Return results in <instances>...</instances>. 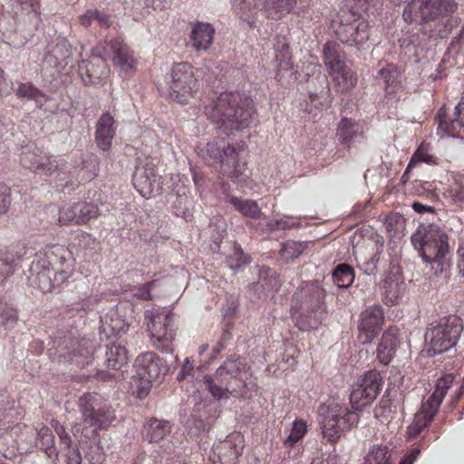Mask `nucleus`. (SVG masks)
<instances>
[{
	"instance_id": "obj_1",
	"label": "nucleus",
	"mask_w": 464,
	"mask_h": 464,
	"mask_svg": "<svg viewBox=\"0 0 464 464\" xmlns=\"http://www.w3.org/2000/svg\"><path fill=\"white\" fill-rule=\"evenodd\" d=\"M145 323L153 345L162 353H170V360H163L153 352H146L137 356L133 365L135 374L131 377L130 388L132 393L140 399L149 394L152 382L172 372L177 368L179 360L177 355L172 354L176 334L174 314L161 308L147 310Z\"/></svg>"
},
{
	"instance_id": "obj_2",
	"label": "nucleus",
	"mask_w": 464,
	"mask_h": 464,
	"mask_svg": "<svg viewBox=\"0 0 464 464\" xmlns=\"http://www.w3.org/2000/svg\"><path fill=\"white\" fill-rule=\"evenodd\" d=\"M382 383L379 371L366 372L350 394V402L354 411H350L345 405L331 399L322 403L318 408V415L324 437L330 441H335L344 431L355 426L359 420L356 411H362L377 398Z\"/></svg>"
},
{
	"instance_id": "obj_3",
	"label": "nucleus",
	"mask_w": 464,
	"mask_h": 464,
	"mask_svg": "<svg viewBox=\"0 0 464 464\" xmlns=\"http://www.w3.org/2000/svg\"><path fill=\"white\" fill-rule=\"evenodd\" d=\"M204 113L226 135L249 128L256 119L254 101L238 92L220 93L204 106Z\"/></svg>"
},
{
	"instance_id": "obj_4",
	"label": "nucleus",
	"mask_w": 464,
	"mask_h": 464,
	"mask_svg": "<svg viewBox=\"0 0 464 464\" xmlns=\"http://www.w3.org/2000/svg\"><path fill=\"white\" fill-rule=\"evenodd\" d=\"M411 244L435 277L450 276V250L447 233L436 224H421L412 234Z\"/></svg>"
},
{
	"instance_id": "obj_5",
	"label": "nucleus",
	"mask_w": 464,
	"mask_h": 464,
	"mask_svg": "<svg viewBox=\"0 0 464 464\" xmlns=\"http://www.w3.org/2000/svg\"><path fill=\"white\" fill-rule=\"evenodd\" d=\"M462 319L448 314L430 324L425 334L430 355L440 354L455 347L463 331Z\"/></svg>"
},
{
	"instance_id": "obj_6",
	"label": "nucleus",
	"mask_w": 464,
	"mask_h": 464,
	"mask_svg": "<svg viewBox=\"0 0 464 464\" xmlns=\"http://www.w3.org/2000/svg\"><path fill=\"white\" fill-rule=\"evenodd\" d=\"M457 8L455 0H411L405 6L402 16L409 24H421L450 16Z\"/></svg>"
},
{
	"instance_id": "obj_7",
	"label": "nucleus",
	"mask_w": 464,
	"mask_h": 464,
	"mask_svg": "<svg viewBox=\"0 0 464 464\" xmlns=\"http://www.w3.org/2000/svg\"><path fill=\"white\" fill-rule=\"evenodd\" d=\"M29 273L30 285L43 294L52 293L59 288L72 275L71 270L50 266V260L41 254H35Z\"/></svg>"
},
{
	"instance_id": "obj_8",
	"label": "nucleus",
	"mask_w": 464,
	"mask_h": 464,
	"mask_svg": "<svg viewBox=\"0 0 464 464\" xmlns=\"http://www.w3.org/2000/svg\"><path fill=\"white\" fill-rule=\"evenodd\" d=\"M454 379L455 376L450 373L437 381L434 392L426 401H422L420 409L416 412L413 421L408 427L410 436H417L431 422Z\"/></svg>"
},
{
	"instance_id": "obj_9",
	"label": "nucleus",
	"mask_w": 464,
	"mask_h": 464,
	"mask_svg": "<svg viewBox=\"0 0 464 464\" xmlns=\"http://www.w3.org/2000/svg\"><path fill=\"white\" fill-rule=\"evenodd\" d=\"M78 405L83 423L94 430L109 428L116 418L111 404L99 394L84 393Z\"/></svg>"
},
{
	"instance_id": "obj_10",
	"label": "nucleus",
	"mask_w": 464,
	"mask_h": 464,
	"mask_svg": "<svg viewBox=\"0 0 464 464\" xmlns=\"http://www.w3.org/2000/svg\"><path fill=\"white\" fill-rule=\"evenodd\" d=\"M241 0L236 7L244 21L252 24L256 10L262 11L267 18L280 19L289 14L296 5V0Z\"/></svg>"
},
{
	"instance_id": "obj_11",
	"label": "nucleus",
	"mask_w": 464,
	"mask_h": 464,
	"mask_svg": "<svg viewBox=\"0 0 464 464\" xmlns=\"http://www.w3.org/2000/svg\"><path fill=\"white\" fill-rule=\"evenodd\" d=\"M169 85L170 97L179 103H187L198 90V80L191 65L188 63H175L171 68Z\"/></svg>"
},
{
	"instance_id": "obj_12",
	"label": "nucleus",
	"mask_w": 464,
	"mask_h": 464,
	"mask_svg": "<svg viewBox=\"0 0 464 464\" xmlns=\"http://www.w3.org/2000/svg\"><path fill=\"white\" fill-rule=\"evenodd\" d=\"M437 134L440 137L462 138L464 133V95L456 105L452 115H449L445 107H441L436 116Z\"/></svg>"
},
{
	"instance_id": "obj_13",
	"label": "nucleus",
	"mask_w": 464,
	"mask_h": 464,
	"mask_svg": "<svg viewBox=\"0 0 464 464\" xmlns=\"http://www.w3.org/2000/svg\"><path fill=\"white\" fill-rule=\"evenodd\" d=\"M384 322L383 309L380 305L367 307L361 313L358 340L362 344L371 343L379 334Z\"/></svg>"
},
{
	"instance_id": "obj_14",
	"label": "nucleus",
	"mask_w": 464,
	"mask_h": 464,
	"mask_svg": "<svg viewBox=\"0 0 464 464\" xmlns=\"http://www.w3.org/2000/svg\"><path fill=\"white\" fill-rule=\"evenodd\" d=\"M132 181L137 191L146 198L155 197L162 190L161 177L152 163L136 167Z\"/></svg>"
},
{
	"instance_id": "obj_15",
	"label": "nucleus",
	"mask_w": 464,
	"mask_h": 464,
	"mask_svg": "<svg viewBox=\"0 0 464 464\" xmlns=\"http://www.w3.org/2000/svg\"><path fill=\"white\" fill-rule=\"evenodd\" d=\"M335 34L343 44L361 50L369 40V24L361 18L350 23H342L336 29Z\"/></svg>"
},
{
	"instance_id": "obj_16",
	"label": "nucleus",
	"mask_w": 464,
	"mask_h": 464,
	"mask_svg": "<svg viewBox=\"0 0 464 464\" xmlns=\"http://www.w3.org/2000/svg\"><path fill=\"white\" fill-rule=\"evenodd\" d=\"M216 413L210 404L200 401L194 406L189 416L184 418L183 423L191 436H198L210 429L217 418Z\"/></svg>"
},
{
	"instance_id": "obj_17",
	"label": "nucleus",
	"mask_w": 464,
	"mask_h": 464,
	"mask_svg": "<svg viewBox=\"0 0 464 464\" xmlns=\"http://www.w3.org/2000/svg\"><path fill=\"white\" fill-rule=\"evenodd\" d=\"M100 215L97 205L90 202H76L66 205L59 210L58 221L61 225L85 224Z\"/></svg>"
},
{
	"instance_id": "obj_18",
	"label": "nucleus",
	"mask_w": 464,
	"mask_h": 464,
	"mask_svg": "<svg viewBox=\"0 0 464 464\" xmlns=\"http://www.w3.org/2000/svg\"><path fill=\"white\" fill-rule=\"evenodd\" d=\"M275 53L276 63L275 77L281 84H289L292 81L295 80V72L294 71L289 44L285 38L278 40L275 44Z\"/></svg>"
},
{
	"instance_id": "obj_19",
	"label": "nucleus",
	"mask_w": 464,
	"mask_h": 464,
	"mask_svg": "<svg viewBox=\"0 0 464 464\" xmlns=\"http://www.w3.org/2000/svg\"><path fill=\"white\" fill-rule=\"evenodd\" d=\"M12 9L19 23L28 26L30 33L36 31L42 24L40 5L37 0H11Z\"/></svg>"
},
{
	"instance_id": "obj_20",
	"label": "nucleus",
	"mask_w": 464,
	"mask_h": 464,
	"mask_svg": "<svg viewBox=\"0 0 464 464\" xmlns=\"http://www.w3.org/2000/svg\"><path fill=\"white\" fill-rule=\"evenodd\" d=\"M243 448V437L240 433L235 432L227 436L223 441L215 444L212 452L221 464H237Z\"/></svg>"
},
{
	"instance_id": "obj_21",
	"label": "nucleus",
	"mask_w": 464,
	"mask_h": 464,
	"mask_svg": "<svg viewBox=\"0 0 464 464\" xmlns=\"http://www.w3.org/2000/svg\"><path fill=\"white\" fill-rule=\"evenodd\" d=\"M220 370L222 368L219 366L213 375H205L202 380L206 390L215 401L229 399L235 392L231 385L235 379L224 372L220 373Z\"/></svg>"
},
{
	"instance_id": "obj_22",
	"label": "nucleus",
	"mask_w": 464,
	"mask_h": 464,
	"mask_svg": "<svg viewBox=\"0 0 464 464\" xmlns=\"http://www.w3.org/2000/svg\"><path fill=\"white\" fill-rule=\"evenodd\" d=\"M78 73L85 85H92L97 83L101 78L106 77L109 69L101 56L93 55L92 61L82 59L79 62Z\"/></svg>"
},
{
	"instance_id": "obj_23",
	"label": "nucleus",
	"mask_w": 464,
	"mask_h": 464,
	"mask_svg": "<svg viewBox=\"0 0 464 464\" xmlns=\"http://www.w3.org/2000/svg\"><path fill=\"white\" fill-rule=\"evenodd\" d=\"M110 49L113 54L112 62L121 72L126 75L134 71L136 61L133 53L121 37H116L110 43Z\"/></svg>"
},
{
	"instance_id": "obj_24",
	"label": "nucleus",
	"mask_w": 464,
	"mask_h": 464,
	"mask_svg": "<svg viewBox=\"0 0 464 464\" xmlns=\"http://www.w3.org/2000/svg\"><path fill=\"white\" fill-rule=\"evenodd\" d=\"M116 121L110 112H103L98 119L95 126V141L103 151L111 149L112 140L116 133Z\"/></svg>"
},
{
	"instance_id": "obj_25",
	"label": "nucleus",
	"mask_w": 464,
	"mask_h": 464,
	"mask_svg": "<svg viewBox=\"0 0 464 464\" xmlns=\"http://www.w3.org/2000/svg\"><path fill=\"white\" fill-rule=\"evenodd\" d=\"M336 135L339 141L349 148L360 144L365 140L363 126L348 118L341 120Z\"/></svg>"
},
{
	"instance_id": "obj_26",
	"label": "nucleus",
	"mask_w": 464,
	"mask_h": 464,
	"mask_svg": "<svg viewBox=\"0 0 464 464\" xmlns=\"http://www.w3.org/2000/svg\"><path fill=\"white\" fill-rule=\"evenodd\" d=\"M207 153L210 159L222 167L235 161L238 155L236 148L232 147L226 138H214L207 143Z\"/></svg>"
},
{
	"instance_id": "obj_27",
	"label": "nucleus",
	"mask_w": 464,
	"mask_h": 464,
	"mask_svg": "<svg viewBox=\"0 0 464 464\" xmlns=\"http://www.w3.org/2000/svg\"><path fill=\"white\" fill-rule=\"evenodd\" d=\"M72 48L63 36H57L48 46L46 60L55 67H65L72 62Z\"/></svg>"
},
{
	"instance_id": "obj_28",
	"label": "nucleus",
	"mask_w": 464,
	"mask_h": 464,
	"mask_svg": "<svg viewBox=\"0 0 464 464\" xmlns=\"http://www.w3.org/2000/svg\"><path fill=\"white\" fill-rule=\"evenodd\" d=\"M215 33L216 30L211 24L196 22L189 35L191 47L198 53L208 51L213 44Z\"/></svg>"
},
{
	"instance_id": "obj_29",
	"label": "nucleus",
	"mask_w": 464,
	"mask_h": 464,
	"mask_svg": "<svg viewBox=\"0 0 464 464\" xmlns=\"http://www.w3.org/2000/svg\"><path fill=\"white\" fill-rule=\"evenodd\" d=\"M304 299L302 301V306L306 309L318 310L324 304L325 297V291L318 282L307 283L300 291L296 294V298Z\"/></svg>"
},
{
	"instance_id": "obj_30",
	"label": "nucleus",
	"mask_w": 464,
	"mask_h": 464,
	"mask_svg": "<svg viewBox=\"0 0 464 464\" xmlns=\"http://www.w3.org/2000/svg\"><path fill=\"white\" fill-rule=\"evenodd\" d=\"M405 283L399 274H389L383 282V300L386 304H394L403 296Z\"/></svg>"
},
{
	"instance_id": "obj_31",
	"label": "nucleus",
	"mask_w": 464,
	"mask_h": 464,
	"mask_svg": "<svg viewBox=\"0 0 464 464\" xmlns=\"http://www.w3.org/2000/svg\"><path fill=\"white\" fill-rule=\"evenodd\" d=\"M128 361V353L124 345L111 342L105 347L103 364L113 371L120 370Z\"/></svg>"
},
{
	"instance_id": "obj_32",
	"label": "nucleus",
	"mask_w": 464,
	"mask_h": 464,
	"mask_svg": "<svg viewBox=\"0 0 464 464\" xmlns=\"http://www.w3.org/2000/svg\"><path fill=\"white\" fill-rule=\"evenodd\" d=\"M323 58L329 73L346 64L345 54L335 42L330 41L324 45Z\"/></svg>"
},
{
	"instance_id": "obj_33",
	"label": "nucleus",
	"mask_w": 464,
	"mask_h": 464,
	"mask_svg": "<svg viewBox=\"0 0 464 464\" xmlns=\"http://www.w3.org/2000/svg\"><path fill=\"white\" fill-rule=\"evenodd\" d=\"M37 254H41L47 260H50V266L54 267V266L60 265L63 266V269L72 271L71 253L63 246L52 245L44 253L38 252Z\"/></svg>"
},
{
	"instance_id": "obj_34",
	"label": "nucleus",
	"mask_w": 464,
	"mask_h": 464,
	"mask_svg": "<svg viewBox=\"0 0 464 464\" xmlns=\"http://www.w3.org/2000/svg\"><path fill=\"white\" fill-rule=\"evenodd\" d=\"M226 201L245 217L258 219L263 214L256 201L253 199H242L232 195H227Z\"/></svg>"
},
{
	"instance_id": "obj_35",
	"label": "nucleus",
	"mask_w": 464,
	"mask_h": 464,
	"mask_svg": "<svg viewBox=\"0 0 464 464\" xmlns=\"http://www.w3.org/2000/svg\"><path fill=\"white\" fill-rule=\"evenodd\" d=\"M171 424L165 420L151 419L145 427L146 439L151 443H158L170 434Z\"/></svg>"
},
{
	"instance_id": "obj_36",
	"label": "nucleus",
	"mask_w": 464,
	"mask_h": 464,
	"mask_svg": "<svg viewBox=\"0 0 464 464\" xmlns=\"http://www.w3.org/2000/svg\"><path fill=\"white\" fill-rule=\"evenodd\" d=\"M44 160H47V154L34 145L28 146L27 150H23L20 157L21 164L35 173H38Z\"/></svg>"
},
{
	"instance_id": "obj_37",
	"label": "nucleus",
	"mask_w": 464,
	"mask_h": 464,
	"mask_svg": "<svg viewBox=\"0 0 464 464\" xmlns=\"http://www.w3.org/2000/svg\"><path fill=\"white\" fill-rule=\"evenodd\" d=\"M37 443L49 459L52 460L58 459V451L54 446V436L50 428L43 426L38 430Z\"/></svg>"
},
{
	"instance_id": "obj_38",
	"label": "nucleus",
	"mask_w": 464,
	"mask_h": 464,
	"mask_svg": "<svg viewBox=\"0 0 464 464\" xmlns=\"http://www.w3.org/2000/svg\"><path fill=\"white\" fill-rule=\"evenodd\" d=\"M424 37L425 35L420 34V29L414 27L402 32L399 44L401 48L418 53L421 49V42Z\"/></svg>"
},
{
	"instance_id": "obj_39",
	"label": "nucleus",
	"mask_w": 464,
	"mask_h": 464,
	"mask_svg": "<svg viewBox=\"0 0 464 464\" xmlns=\"http://www.w3.org/2000/svg\"><path fill=\"white\" fill-rule=\"evenodd\" d=\"M430 145L428 142L422 141L416 151L413 153L405 171L404 175L407 174L413 169L416 164L424 162L429 165H436L438 163V159L430 154Z\"/></svg>"
},
{
	"instance_id": "obj_40",
	"label": "nucleus",
	"mask_w": 464,
	"mask_h": 464,
	"mask_svg": "<svg viewBox=\"0 0 464 464\" xmlns=\"http://www.w3.org/2000/svg\"><path fill=\"white\" fill-rule=\"evenodd\" d=\"M330 74L333 76L334 80L336 82L342 92L353 88L357 82L353 72L347 64H344L339 69L334 70V72H330Z\"/></svg>"
},
{
	"instance_id": "obj_41",
	"label": "nucleus",
	"mask_w": 464,
	"mask_h": 464,
	"mask_svg": "<svg viewBox=\"0 0 464 464\" xmlns=\"http://www.w3.org/2000/svg\"><path fill=\"white\" fill-rule=\"evenodd\" d=\"M332 277L339 288H347L354 281V272L350 266L340 264L333 270Z\"/></svg>"
},
{
	"instance_id": "obj_42",
	"label": "nucleus",
	"mask_w": 464,
	"mask_h": 464,
	"mask_svg": "<svg viewBox=\"0 0 464 464\" xmlns=\"http://www.w3.org/2000/svg\"><path fill=\"white\" fill-rule=\"evenodd\" d=\"M15 94L19 98L34 100L36 102L37 106L40 108L47 101L45 94L42 92L39 89L35 88L30 82L20 83L17 89L15 90Z\"/></svg>"
},
{
	"instance_id": "obj_43",
	"label": "nucleus",
	"mask_w": 464,
	"mask_h": 464,
	"mask_svg": "<svg viewBox=\"0 0 464 464\" xmlns=\"http://www.w3.org/2000/svg\"><path fill=\"white\" fill-rule=\"evenodd\" d=\"M392 451L385 445H374L365 457L363 464H392Z\"/></svg>"
},
{
	"instance_id": "obj_44",
	"label": "nucleus",
	"mask_w": 464,
	"mask_h": 464,
	"mask_svg": "<svg viewBox=\"0 0 464 464\" xmlns=\"http://www.w3.org/2000/svg\"><path fill=\"white\" fill-rule=\"evenodd\" d=\"M249 262V257L244 254L241 246L235 243L233 245L232 252L226 256L224 264L229 269L238 270Z\"/></svg>"
},
{
	"instance_id": "obj_45",
	"label": "nucleus",
	"mask_w": 464,
	"mask_h": 464,
	"mask_svg": "<svg viewBox=\"0 0 464 464\" xmlns=\"http://www.w3.org/2000/svg\"><path fill=\"white\" fill-rule=\"evenodd\" d=\"M307 246L306 242L286 241L280 250L281 256L286 261H294L298 258Z\"/></svg>"
},
{
	"instance_id": "obj_46",
	"label": "nucleus",
	"mask_w": 464,
	"mask_h": 464,
	"mask_svg": "<svg viewBox=\"0 0 464 464\" xmlns=\"http://www.w3.org/2000/svg\"><path fill=\"white\" fill-rule=\"evenodd\" d=\"M102 323L103 331L106 333L110 332L115 336H121L124 334L129 329V324L125 322V320L118 315L115 317L111 316L110 321H108V317L105 316L102 319Z\"/></svg>"
},
{
	"instance_id": "obj_47",
	"label": "nucleus",
	"mask_w": 464,
	"mask_h": 464,
	"mask_svg": "<svg viewBox=\"0 0 464 464\" xmlns=\"http://www.w3.org/2000/svg\"><path fill=\"white\" fill-rule=\"evenodd\" d=\"M379 74L383 79L387 92H394L400 82V72L393 64H387L381 69Z\"/></svg>"
},
{
	"instance_id": "obj_48",
	"label": "nucleus",
	"mask_w": 464,
	"mask_h": 464,
	"mask_svg": "<svg viewBox=\"0 0 464 464\" xmlns=\"http://www.w3.org/2000/svg\"><path fill=\"white\" fill-rule=\"evenodd\" d=\"M14 254L5 252L0 254V283L11 276L17 266Z\"/></svg>"
},
{
	"instance_id": "obj_49",
	"label": "nucleus",
	"mask_w": 464,
	"mask_h": 464,
	"mask_svg": "<svg viewBox=\"0 0 464 464\" xmlns=\"http://www.w3.org/2000/svg\"><path fill=\"white\" fill-rule=\"evenodd\" d=\"M220 367L222 368L220 373L224 372L235 380H239L241 379V373L245 371L246 364L243 360L237 357L226 360Z\"/></svg>"
},
{
	"instance_id": "obj_50",
	"label": "nucleus",
	"mask_w": 464,
	"mask_h": 464,
	"mask_svg": "<svg viewBox=\"0 0 464 464\" xmlns=\"http://www.w3.org/2000/svg\"><path fill=\"white\" fill-rule=\"evenodd\" d=\"M306 423L302 420H296L293 422L292 428L289 430L288 435L284 440V444L286 447H293L297 441H299L306 432Z\"/></svg>"
},
{
	"instance_id": "obj_51",
	"label": "nucleus",
	"mask_w": 464,
	"mask_h": 464,
	"mask_svg": "<svg viewBox=\"0 0 464 464\" xmlns=\"http://www.w3.org/2000/svg\"><path fill=\"white\" fill-rule=\"evenodd\" d=\"M238 157V155L237 156ZM228 168H232L231 179L234 182L243 184L246 181L248 174L246 173V164L235 159V161H230L229 165H226Z\"/></svg>"
},
{
	"instance_id": "obj_52",
	"label": "nucleus",
	"mask_w": 464,
	"mask_h": 464,
	"mask_svg": "<svg viewBox=\"0 0 464 464\" xmlns=\"http://www.w3.org/2000/svg\"><path fill=\"white\" fill-rule=\"evenodd\" d=\"M50 424L58 436L60 444L64 446L65 449L70 450L72 445V440L65 427L54 419L51 420Z\"/></svg>"
},
{
	"instance_id": "obj_53",
	"label": "nucleus",
	"mask_w": 464,
	"mask_h": 464,
	"mask_svg": "<svg viewBox=\"0 0 464 464\" xmlns=\"http://www.w3.org/2000/svg\"><path fill=\"white\" fill-rule=\"evenodd\" d=\"M381 346H385L388 348L390 352H393L395 353L397 346L399 344V340L397 337V330L390 328L382 334V339L380 341Z\"/></svg>"
},
{
	"instance_id": "obj_54",
	"label": "nucleus",
	"mask_w": 464,
	"mask_h": 464,
	"mask_svg": "<svg viewBox=\"0 0 464 464\" xmlns=\"http://www.w3.org/2000/svg\"><path fill=\"white\" fill-rule=\"evenodd\" d=\"M86 458L91 464H101L104 460L103 449L99 441L91 443L89 451L86 453Z\"/></svg>"
},
{
	"instance_id": "obj_55",
	"label": "nucleus",
	"mask_w": 464,
	"mask_h": 464,
	"mask_svg": "<svg viewBox=\"0 0 464 464\" xmlns=\"http://www.w3.org/2000/svg\"><path fill=\"white\" fill-rule=\"evenodd\" d=\"M63 165L64 163L63 160H58L56 159H51V157L47 155V160L44 161V164L41 166L38 174L50 177Z\"/></svg>"
},
{
	"instance_id": "obj_56",
	"label": "nucleus",
	"mask_w": 464,
	"mask_h": 464,
	"mask_svg": "<svg viewBox=\"0 0 464 464\" xmlns=\"http://www.w3.org/2000/svg\"><path fill=\"white\" fill-rule=\"evenodd\" d=\"M92 355H93L92 347L88 348V347H82V345H81L80 348L74 353L73 360L81 367H83V366L89 364L92 361Z\"/></svg>"
},
{
	"instance_id": "obj_57",
	"label": "nucleus",
	"mask_w": 464,
	"mask_h": 464,
	"mask_svg": "<svg viewBox=\"0 0 464 464\" xmlns=\"http://www.w3.org/2000/svg\"><path fill=\"white\" fill-rule=\"evenodd\" d=\"M324 82L327 83L326 81H324ZM329 91L330 90H329L328 84H325V86L323 87V89L321 90V92L319 93L310 92V94H309L310 102L315 108H318V104H320V105L329 104L330 103Z\"/></svg>"
},
{
	"instance_id": "obj_58",
	"label": "nucleus",
	"mask_w": 464,
	"mask_h": 464,
	"mask_svg": "<svg viewBox=\"0 0 464 464\" xmlns=\"http://www.w3.org/2000/svg\"><path fill=\"white\" fill-rule=\"evenodd\" d=\"M17 319V313L14 309L7 306L0 308V324L4 326L12 327Z\"/></svg>"
},
{
	"instance_id": "obj_59",
	"label": "nucleus",
	"mask_w": 464,
	"mask_h": 464,
	"mask_svg": "<svg viewBox=\"0 0 464 464\" xmlns=\"http://www.w3.org/2000/svg\"><path fill=\"white\" fill-rule=\"evenodd\" d=\"M10 204V188L6 185L0 183V214L5 213Z\"/></svg>"
},
{
	"instance_id": "obj_60",
	"label": "nucleus",
	"mask_w": 464,
	"mask_h": 464,
	"mask_svg": "<svg viewBox=\"0 0 464 464\" xmlns=\"http://www.w3.org/2000/svg\"><path fill=\"white\" fill-rule=\"evenodd\" d=\"M81 177L77 182H87L93 179L97 176L95 165H87L83 163V167L80 169Z\"/></svg>"
},
{
	"instance_id": "obj_61",
	"label": "nucleus",
	"mask_w": 464,
	"mask_h": 464,
	"mask_svg": "<svg viewBox=\"0 0 464 464\" xmlns=\"http://www.w3.org/2000/svg\"><path fill=\"white\" fill-rule=\"evenodd\" d=\"M376 353L378 360L383 365H388L395 355L393 352H390L385 346L382 347L381 343L378 344Z\"/></svg>"
},
{
	"instance_id": "obj_62",
	"label": "nucleus",
	"mask_w": 464,
	"mask_h": 464,
	"mask_svg": "<svg viewBox=\"0 0 464 464\" xmlns=\"http://www.w3.org/2000/svg\"><path fill=\"white\" fill-rule=\"evenodd\" d=\"M275 271L268 267H263L259 270V282L263 287L265 285H272Z\"/></svg>"
},
{
	"instance_id": "obj_63",
	"label": "nucleus",
	"mask_w": 464,
	"mask_h": 464,
	"mask_svg": "<svg viewBox=\"0 0 464 464\" xmlns=\"http://www.w3.org/2000/svg\"><path fill=\"white\" fill-rule=\"evenodd\" d=\"M153 284V282H150L142 285H140L135 290L134 295L139 299L150 300L151 298L150 290Z\"/></svg>"
},
{
	"instance_id": "obj_64",
	"label": "nucleus",
	"mask_w": 464,
	"mask_h": 464,
	"mask_svg": "<svg viewBox=\"0 0 464 464\" xmlns=\"http://www.w3.org/2000/svg\"><path fill=\"white\" fill-rule=\"evenodd\" d=\"M420 454V450L413 448L404 454L400 464H413L418 459Z\"/></svg>"
}]
</instances>
